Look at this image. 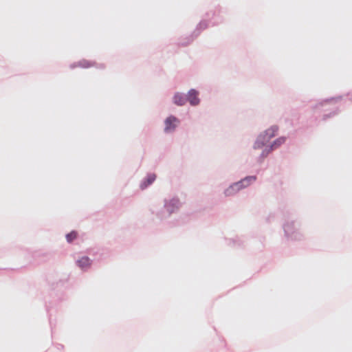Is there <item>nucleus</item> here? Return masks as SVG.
Wrapping results in <instances>:
<instances>
[{"label": "nucleus", "mask_w": 352, "mask_h": 352, "mask_svg": "<svg viewBox=\"0 0 352 352\" xmlns=\"http://www.w3.org/2000/svg\"><path fill=\"white\" fill-rule=\"evenodd\" d=\"M256 180V177L254 176H249L246 177L243 179H241L240 182L234 183L231 185L228 188H227L225 191V195L226 196L232 195L234 192L240 190L241 189L248 186L251 183L254 182Z\"/></svg>", "instance_id": "nucleus-1"}, {"label": "nucleus", "mask_w": 352, "mask_h": 352, "mask_svg": "<svg viewBox=\"0 0 352 352\" xmlns=\"http://www.w3.org/2000/svg\"><path fill=\"white\" fill-rule=\"evenodd\" d=\"M278 127L273 126L266 130L265 133L261 135L254 144V148H260L264 146L270 140L274 137L278 131Z\"/></svg>", "instance_id": "nucleus-2"}, {"label": "nucleus", "mask_w": 352, "mask_h": 352, "mask_svg": "<svg viewBox=\"0 0 352 352\" xmlns=\"http://www.w3.org/2000/svg\"><path fill=\"white\" fill-rule=\"evenodd\" d=\"M179 120L174 116H170L165 120V131L170 132L173 131Z\"/></svg>", "instance_id": "nucleus-3"}, {"label": "nucleus", "mask_w": 352, "mask_h": 352, "mask_svg": "<svg viewBox=\"0 0 352 352\" xmlns=\"http://www.w3.org/2000/svg\"><path fill=\"white\" fill-rule=\"evenodd\" d=\"M285 141V138H279L274 142L273 144L271 145L270 148H269L268 146H266L265 149L263 152V157H265L271 150L276 148L278 146L283 144Z\"/></svg>", "instance_id": "nucleus-4"}, {"label": "nucleus", "mask_w": 352, "mask_h": 352, "mask_svg": "<svg viewBox=\"0 0 352 352\" xmlns=\"http://www.w3.org/2000/svg\"><path fill=\"white\" fill-rule=\"evenodd\" d=\"M198 93L195 89H191L188 92V99L191 105H197L199 102V99L197 97Z\"/></svg>", "instance_id": "nucleus-5"}, {"label": "nucleus", "mask_w": 352, "mask_h": 352, "mask_svg": "<svg viewBox=\"0 0 352 352\" xmlns=\"http://www.w3.org/2000/svg\"><path fill=\"white\" fill-rule=\"evenodd\" d=\"M78 265L82 269L89 267L91 265L90 259L87 256L82 257L78 261Z\"/></svg>", "instance_id": "nucleus-6"}, {"label": "nucleus", "mask_w": 352, "mask_h": 352, "mask_svg": "<svg viewBox=\"0 0 352 352\" xmlns=\"http://www.w3.org/2000/svg\"><path fill=\"white\" fill-rule=\"evenodd\" d=\"M156 178V175L155 174H150L147 176L146 180L141 184L142 189H144L148 186L151 184Z\"/></svg>", "instance_id": "nucleus-7"}, {"label": "nucleus", "mask_w": 352, "mask_h": 352, "mask_svg": "<svg viewBox=\"0 0 352 352\" xmlns=\"http://www.w3.org/2000/svg\"><path fill=\"white\" fill-rule=\"evenodd\" d=\"M186 98L179 93L176 94L173 97V101L177 105H184L186 102Z\"/></svg>", "instance_id": "nucleus-8"}, {"label": "nucleus", "mask_w": 352, "mask_h": 352, "mask_svg": "<svg viewBox=\"0 0 352 352\" xmlns=\"http://www.w3.org/2000/svg\"><path fill=\"white\" fill-rule=\"evenodd\" d=\"M76 237H77V232L75 231H72L66 235L67 241L69 243H71L72 241H73L75 239H76Z\"/></svg>", "instance_id": "nucleus-9"}, {"label": "nucleus", "mask_w": 352, "mask_h": 352, "mask_svg": "<svg viewBox=\"0 0 352 352\" xmlns=\"http://www.w3.org/2000/svg\"><path fill=\"white\" fill-rule=\"evenodd\" d=\"M172 205L173 206H175V208H178L179 205V201L177 199H173L170 201L169 204H166V207L168 208L169 206Z\"/></svg>", "instance_id": "nucleus-10"}, {"label": "nucleus", "mask_w": 352, "mask_h": 352, "mask_svg": "<svg viewBox=\"0 0 352 352\" xmlns=\"http://www.w3.org/2000/svg\"><path fill=\"white\" fill-rule=\"evenodd\" d=\"M80 65L84 67H89L93 66V64L91 63L87 60H82L80 62Z\"/></svg>", "instance_id": "nucleus-11"}]
</instances>
